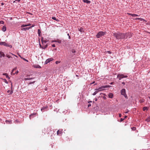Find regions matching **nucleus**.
Returning a JSON list of instances; mask_svg holds the SVG:
<instances>
[{"label": "nucleus", "instance_id": "nucleus-7", "mask_svg": "<svg viewBox=\"0 0 150 150\" xmlns=\"http://www.w3.org/2000/svg\"><path fill=\"white\" fill-rule=\"evenodd\" d=\"M110 87V86L109 85L103 86L100 87L98 89H96V90H98L100 91L101 89H103L105 88Z\"/></svg>", "mask_w": 150, "mask_h": 150}, {"label": "nucleus", "instance_id": "nucleus-45", "mask_svg": "<svg viewBox=\"0 0 150 150\" xmlns=\"http://www.w3.org/2000/svg\"><path fill=\"white\" fill-rule=\"evenodd\" d=\"M52 47H55V44H52Z\"/></svg>", "mask_w": 150, "mask_h": 150}, {"label": "nucleus", "instance_id": "nucleus-34", "mask_svg": "<svg viewBox=\"0 0 150 150\" xmlns=\"http://www.w3.org/2000/svg\"><path fill=\"white\" fill-rule=\"evenodd\" d=\"M61 42L62 41L61 40H57V42H58V43L60 44L61 43Z\"/></svg>", "mask_w": 150, "mask_h": 150}, {"label": "nucleus", "instance_id": "nucleus-27", "mask_svg": "<svg viewBox=\"0 0 150 150\" xmlns=\"http://www.w3.org/2000/svg\"><path fill=\"white\" fill-rule=\"evenodd\" d=\"M78 30L80 32H82L83 31V28H79Z\"/></svg>", "mask_w": 150, "mask_h": 150}, {"label": "nucleus", "instance_id": "nucleus-18", "mask_svg": "<svg viewBox=\"0 0 150 150\" xmlns=\"http://www.w3.org/2000/svg\"><path fill=\"white\" fill-rule=\"evenodd\" d=\"M113 95L112 93H110L109 94L108 96L110 98H112L113 97Z\"/></svg>", "mask_w": 150, "mask_h": 150}, {"label": "nucleus", "instance_id": "nucleus-48", "mask_svg": "<svg viewBox=\"0 0 150 150\" xmlns=\"http://www.w3.org/2000/svg\"><path fill=\"white\" fill-rule=\"evenodd\" d=\"M91 106V104L90 103H89V104L88 105V107H89Z\"/></svg>", "mask_w": 150, "mask_h": 150}, {"label": "nucleus", "instance_id": "nucleus-24", "mask_svg": "<svg viewBox=\"0 0 150 150\" xmlns=\"http://www.w3.org/2000/svg\"><path fill=\"white\" fill-rule=\"evenodd\" d=\"M34 78H25L24 79L25 80V81H27V80H31L33 79Z\"/></svg>", "mask_w": 150, "mask_h": 150}, {"label": "nucleus", "instance_id": "nucleus-64", "mask_svg": "<svg viewBox=\"0 0 150 150\" xmlns=\"http://www.w3.org/2000/svg\"><path fill=\"white\" fill-rule=\"evenodd\" d=\"M18 56H19L20 57H21V56L20 54H19V55H18Z\"/></svg>", "mask_w": 150, "mask_h": 150}, {"label": "nucleus", "instance_id": "nucleus-49", "mask_svg": "<svg viewBox=\"0 0 150 150\" xmlns=\"http://www.w3.org/2000/svg\"><path fill=\"white\" fill-rule=\"evenodd\" d=\"M15 1H17L18 2H19L20 1V0H15Z\"/></svg>", "mask_w": 150, "mask_h": 150}, {"label": "nucleus", "instance_id": "nucleus-23", "mask_svg": "<svg viewBox=\"0 0 150 150\" xmlns=\"http://www.w3.org/2000/svg\"><path fill=\"white\" fill-rule=\"evenodd\" d=\"M34 67L36 68H40L41 67L38 65H34Z\"/></svg>", "mask_w": 150, "mask_h": 150}, {"label": "nucleus", "instance_id": "nucleus-42", "mask_svg": "<svg viewBox=\"0 0 150 150\" xmlns=\"http://www.w3.org/2000/svg\"><path fill=\"white\" fill-rule=\"evenodd\" d=\"M11 90H13V89H12V88H13L12 83H11Z\"/></svg>", "mask_w": 150, "mask_h": 150}, {"label": "nucleus", "instance_id": "nucleus-40", "mask_svg": "<svg viewBox=\"0 0 150 150\" xmlns=\"http://www.w3.org/2000/svg\"><path fill=\"white\" fill-rule=\"evenodd\" d=\"M18 73V71L17 70L15 73H13V74H17Z\"/></svg>", "mask_w": 150, "mask_h": 150}, {"label": "nucleus", "instance_id": "nucleus-29", "mask_svg": "<svg viewBox=\"0 0 150 150\" xmlns=\"http://www.w3.org/2000/svg\"><path fill=\"white\" fill-rule=\"evenodd\" d=\"M38 34L39 36H40L41 31H40V30L39 29L38 30Z\"/></svg>", "mask_w": 150, "mask_h": 150}, {"label": "nucleus", "instance_id": "nucleus-44", "mask_svg": "<svg viewBox=\"0 0 150 150\" xmlns=\"http://www.w3.org/2000/svg\"><path fill=\"white\" fill-rule=\"evenodd\" d=\"M23 60H24L25 61L27 62H28V60L26 59H25H25H23Z\"/></svg>", "mask_w": 150, "mask_h": 150}, {"label": "nucleus", "instance_id": "nucleus-47", "mask_svg": "<svg viewBox=\"0 0 150 150\" xmlns=\"http://www.w3.org/2000/svg\"><path fill=\"white\" fill-rule=\"evenodd\" d=\"M57 40H53L52 41V42H57Z\"/></svg>", "mask_w": 150, "mask_h": 150}, {"label": "nucleus", "instance_id": "nucleus-8", "mask_svg": "<svg viewBox=\"0 0 150 150\" xmlns=\"http://www.w3.org/2000/svg\"><path fill=\"white\" fill-rule=\"evenodd\" d=\"M53 59L52 58H49L47 59L45 62V64H47V63L50 62V61L53 60Z\"/></svg>", "mask_w": 150, "mask_h": 150}, {"label": "nucleus", "instance_id": "nucleus-11", "mask_svg": "<svg viewBox=\"0 0 150 150\" xmlns=\"http://www.w3.org/2000/svg\"><path fill=\"white\" fill-rule=\"evenodd\" d=\"M31 28L32 27H30L28 28H22L21 29V30L23 31H26L29 29Z\"/></svg>", "mask_w": 150, "mask_h": 150}, {"label": "nucleus", "instance_id": "nucleus-61", "mask_svg": "<svg viewBox=\"0 0 150 150\" xmlns=\"http://www.w3.org/2000/svg\"><path fill=\"white\" fill-rule=\"evenodd\" d=\"M97 100V98H96L95 99V101H96Z\"/></svg>", "mask_w": 150, "mask_h": 150}, {"label": "nucleus", "instance_id": "nucleus-5", "mask_svg": "<svg viewBox=\"0 0 150 150\" xmlns=\"http://www.w3.org/2000/svg\"><path fill=\"white\" fill-rule=\"evenodd\" d=\"M125 39L130 38L132 36V34L131 33L128 32L124 33Z\"/></svg>", "mask_w": 150, "mask_h": 150}, {"label": "nucleus", "instance_id": "nucleus-28", "mask_svg": "<svg viewBox=\"0 0 150 150\" xmlns=\"http://www.w3.org/2000/svg\"><path fill=\"white\" fill-rule=\"evenodd\" d=\"M143 111H144L146 110H148L147 107H144L143 108Z\"/></svg>", "mask_w": 150, "mask_h": 150}, {"label": "nucleus", "instance_id": "nucleus-54", "mask_svg": "<svg viewBox=\"0 0 150 150\" xmlns=\"http://www.w3.org/2000/svg\"><path fill=\"white\" fill-rule=\"evenodd\" d=\"M5 80L6 81H5V83H8V82H7V81L6 80V79H5Z\"/></svg>", "mask_w": 150, "mask_h": 150}, {"label": "nucleus", "instance_id": "nucleus-56", "mask_svg": "<svg viewBox=\"0 0 150 150\" xmlns=\"http://www.w3.org/2000/svg\"><path fill=\"white\" fill-rule=\"evenodd\" d=\"M95 82V81H93L92 83H91V84H93Z\"/></svg>", "mask_w": 150, "mask_h": 150}, {"label": "nucleus", "instance_id": "nucleus-15", "mask_svg": "<svg viewBox=\"0 0 150 150\" xmlns=\"http://www.w3.org/2000/svg\"><path fill=\"white\" fill-rule=\"evenodd\" d=\"M83 1L84 3H86L88 4H90L91 3V1H90L88 0H83Z\"/></svg>", "mask_w": 150, "mask_h": 150}, {"label": "nucleus", "instance_id": "nucleus-33", "mask_svg": "<svg viewBox=\"0 0 150 150\" xmlns=\"http://www.w3.org/2000/svg\"><path fill=\"white\" fill-rule=\"evenodd\" d=\"M131 129L134 131H135L136 130V128L135 127H133L131 128Z\"/></svg>", "mask_w": 150, "mask_h": 150}, {"label": "nucleus", "instance_id": "nucleus-53", "mask_svg": "<svg viewBox=\"0 0 150 150\" xmlns=\"http://www.w3.org/2000/svg\"><path fill=\"white\" fill-rule=\"evenodd\" d=\"M119 116L120 117H121V115L120 114L119 115Z\"/></svg>", "mask_w": 150, "mask_h": 150}, {"label": "nucleus", "instance_id": "nucleus-3", "mask_svg": "<svg viewBox=\"0 0 150 150\" xmlns=\"http://www.w3.org/2000/svg\"><path fill=\"white\" fill-rule=\"evenodd\" d=\"M106 33L103 31H100L96 35V37L97 38H99L101 37L104 36Z\"/></svg>", "mask_w": 150, "mask_h": 150}, {"label": "nucleus", "instance_id": "nucleus-12", "mask_svg": "<svg viewBox=\"0 0 150 150\" xmlns=\"http://www.w3.org/2000/svg\"><path fill=\"white\" fill-rule=\"evenodd\" d=\"M127 14L129 15H131L133 17H135V16H139V15L136 14H133L130 13H127Z\"/></svg>", "mask_w": 150, "mask_h": 150}, {"label": "nucleus", "instance_id": "nucleus-43", "mask_svg": "<svg viewBox=\"0 0 150 150\" xmlns=\"http://www.w3.org/2000/svg\"><path fill=\"white\" fill-rule=\"evenodd\" d=\"M72 53H75L76 52V51L74 50H72Z\"/></svg>", "mask_w": 150, "mask_h": 150}, {"label": "nucleus", "instance_id": "nucleus-4", "mask_svg": "<svg viewBox=\"0 0 150 150\" xmlns=\"http://www.w3.org/2000/svg\"><path fill=\"white\" fill-rule=\"evenodd\" d=\"M127 75H124L122 74H118L117 76V78H119V80H120L124 78H127Z\"/></svg>", "mask_w": 150, "mask_h": 150}, {"label": "nucleus", "instance_id": "nucleus-6", "mask_svg": "<svg viewBox=\"0 0 150 150\" xmlns=\"http://www.w3.org/2000/svg\"><path fill=\"white\" fill-rule=\"evenodd\" d=\"M121 94L122 95H123L126 98H127V97L126 93V91L125 89L123 88L122 89L121 91Z\"/></svg>", "mask_w": 150, "mask_h": 150}, {"label": "nucleus", "instance_id": "nucleus-60", "mask_svg": "<svg viewBox=\"0 0 150 150\" xmlns=\"http://www.w3.org/2000/svg\"><path fill=\"white\" fill-rule=\"evenodd\" d=\"M67 35L68 36H69V33H68L67 34Z\"/></svg>", "mask_w": 150, "mask_h": 150}, {"label": "nucleus", "instance_id": "nucleus-57", "mask_svg": "<svg viewBox=\"0 0 150 150\" xmlns=\"http://www.w3.org/2000/svg\"><path fill=\"white\" fill-rule=\"evenodd\" d=\"M35 26V25H33L32 26H31L32 27V28L33 27H34Z\"/></svg>", "mask_w": 150, "mask_h": 150}, {"label": "nucleus", "instance_id": "nucleus-36", "mask_svg": "<svg viewBox=\"0 0 150 150\" xmlns=\"http://www.w3.org/2000/svg\"><path fill=\"white\" fill-rule=\"evenodd\" d=\"M35 82V81H34L32 82H30L28 83V85H29L31 84L32 83H34Z\"/></svg>", "mask_w": 150, "mask_h": 150}, {"label": "nucleus", "instance_id": "nucleus-51", "mask_svg": "<svg viewBox=\"0 0 150 150\" xmlns=\"http://www.w3.org/2000/svg\"><path fill=\"white\" fill-rule=\"evenodd\" d=\"M123 85H125V83L124 82H122V83Z\"/></svg>", "mask_w": 150, "mask_h": 150}, {"label": "nucleus", "instance_id": "nucleus-59", "mask_svg": "<svg viewBox=\"0 0 150 150\" xmlns=\"http://www.w3.org/2000/svg\"><path fill=\"white\" fill-rule=\"evenodd\" d=\"M91 102H92L91 101H88V103H91Z\"/></svg>", "mask_w": 150, "mask_h": 150}, {"label": "nucleus", "instance_id": "nucleus-50", "mask_svg": "<svg viewBox=\"0 0 150 150\" xmlns=\"http://www.w3.org/2000/svg\"><path fill=\"white\" fill-rule=\"evenodd\" d=\"M4 5V4L3 3H1V6H3Z\"/></svg>", "mask_w": 150, "mask_h": 150}, {"label": "nucleus", "instance_id": "nucleus-58", "mask_svg": "<svg viewBox=\"0 0 150 150\" xmlns=\"http://www.w3.org/2000/svg\"><path fill=\"white\" fill-rule=\"evenodd\" d=\"M69 39H70L71 38V37H70V36H69Z\"/></svg>", "mask_w": 150, "mask_h": 150}, {"label": "nucleus", "instance_id": "nucleus-13", "mask_svg": "<svg viewBox=\"0 0 150 150\" xmlns=\"http://www.w3.org/2000/svg\"><path fill=\"white\" fill-rule=\"evenodd\" d=\"M36 114V113H33L30 114L29 115V118L30 119H31L33 117H34V116Z\"/></svg>", "mask_w": 150, "mask_h": 150}, {"label": "nucleus", "instance_id": "nucleus-2", "mask_svg": "<svg viewBox=\"0 0 150 150\" xmlns=\"http://www.w3.org/2000/svg\"><path fill=\"white\" fill-rule=\"evenodd\" d=\"M41 41L43 45V46L42 47V48L43 49H45L47 47V42L48 41L45 39H44L43 37H42Z\"/></svg>", "mask_w": 150, "mask_h": 150}, {"label": "nucleus", "instance_id": "nucleus-21", "mask_svg": "<svg viewBox=\"0 0 150 150\" xmlns=\"http://www.w3.org/2000/svg\"><path fill=\"white\" fill-rule=\"evenodd\" d=\"M2 30L3 32H5L6 30V28L5 26H3Z\"/></svg>", "mask_w": 150, "mask_h": 150}, {"label": "nucleus", "instance_id": "nucleus-41", "mask_svg": "<svg viewBox=\"0 0 150 150\" xmlns=\"http://www.w3.org/2000/svg\"><path fill=\"white\" fill-rule=\"evenodd\" d=\"M7 47H10V48H11L12 47V46L11 45H9L8 44V46H7Z\"/></svg>", "mask_w": 150, "mask_h": 150}, {"label": "nucleus", "instance_id": "nucleus-14", "mask_svg": "<svg viewBox=\"0 0 150 150\" xmlns=\"http://www.w3.org/2000/svg\"><path fill=\"white\" fill-rule=\"evenodd\" d=\"M62 130H58L57 132V135H60L62 133Z\"/></svg>", "mask_w": 150, "mask_h": 150}, {"label": "nucleus", "instance_id": "nucleus-19", "mask_svg": "<svg viewBox=\"0 0 150 150\" xmlns=\"http://www.w3.org/2000/svg\"><path fill=\"white\" fill-rule=\"evenodd\" d=\"M30 25H31V24H26V25H21V27L23 28V27H25L28 26H29Z\"/></svg>", "mask_w": 150, "mask_h": 150}, {"label": "nucleus", "instance_id": "nucleus-38", "mask_svg": "<svg viewBox=\"0 0 150 150\" xmlns=\"http://www.w3.org/2000/svg\"><path fill=\"white\" fill-rule=\"evenodd\" d=\"M106 52L108 54H111L112 53L110 51H107Z\"/></svg>", "mask_w": 150, "mask_h": 150}, {"label": "nucleus", "instance_id": "nucleus-25", "mask_svg": "<svg viewBox=\"0 0 150 150\" xmlns=\"http://www.w3.org/2000/svg\"><path fill=\"white\" fill-rule=\"evenodd\" d=\"M146 121L147 122H149L150 121V116L148 117L146 120Z\"/></svg>", "mask_w": 150, "mask_h": 150}, {"label": "nucleus", "instance_id": "nucleus-63", "mask_svg": "<svg viewBox=\"0 0 150 150\" xmlns=\"http://www.w3.org/2000/svg\"><path fill=\"white\" fill-rule=\"evenodd\" d=\"M76 77H78V75H76Z\"/></svg>", "mask_w": 150, "mask_h": 150}, {"label": "nucleus", "instance_id": "nucleus-32", "mask_svg": "<svg viewBox=\"0 0 150 150\" xmlns=\"http://www.w3.org/2000/svg\"><path fill=\"white\" fill-rule=\"evenodd\" d=\"M98 93V91H95L93 93L92 95L93 96L96 95Z\"/></svg>", "mask_w": 150, "mask_h": 150}, {"label": "nucleus", "instance_id": "nucleus-10", "mask_svg": "<svg viewBox=\"0 0 150 150\" xmlns=\"http://www.w3.org/2000/svg\"><path fill=\"white\" fill-rule=\"evenodd\" d=\"M0 45H3L6 47L8 46V44L6 43L5 42H0Z\"/></svg>", "mask_w": 150, "mask_h": 150}, {"label": "nucleus", "instance_id": "nucleus-22", "mask_svg": "<svg viewBox=\"0 0 150 150\" xmlns=\"http://www.w3.org/2000/svg\"><path fill=\"white\" fill-rule=\"evenodd\" d=\"M13 90H11V91H10V90H8L7 91V92L8 93H10V94H11L13 93Z\"/></svg>", "mask_w": 150, "mask_h": 150}, {"label": "nucleus", "instance_id": "nucleus-16", "mask_svg": "<svg viewBox=\"0 0 150 150\" xmlns=\"http://www.w3.org/2000/svg\"><path fill=\"white\" fill-rule=\"evenodd\" d=\"M0 55L1 57H4L5 56V55L4 54V52H2L1 51H0Z\"/></svg>", "mask_w": 150, "mask_h": 150}, {"label": "nucleus", "instance_id": "nucleus-30", "mask_svg": "<svg viewBox=\"0 0 150 150\" xmlns=\"http://www.w3.org/2000/svg\"><path fill=\"white\" fill-rule=\"evenodd\" d=\"M52 19H53L54 20H55L57 21H59V20L58 19H56V17H52Z\"/></svg>", "mask_w": 150, "mask_h": 150}, {"label": "nucleus", "instance_id": "nucleus-37", "mask_svg": "<svg viewBox=\"0 0 150 150\" xmlns=\"http://www.w3.org/2000/svg\"><path fill=\"white\" fill-rule=\"evenodd\" d=\"M4 22L3 21H0V24H4Z\"/></svg>", "mask_w": 150, "mask_h": 150}, {"label": "nucleus", "instance_id": "nucleus-31", "mask_svg": "<svg viewBox=\"0 0 150 150\" xmlns=\"http://www.w3.org/2000/svg\"><path fill=\"white\" fill-rule=\"evenodd\" d=\"M135 19V20H140L141 21H142V20H143L144 19L142 18H136L135 19Z\"/></svg>", "mask_w": 150, "mask_h": 150}, {"label": "nucleus", "instance_id": "nucleus-1", "mask_svg": "<svg viewBox=\"0 0 150 150\" xmlns=\"http://www.w3.org/2000/svg\"><path fill=\"white\" fill-rule=\"evenodd\" d=\"M113 35L118 40L125 39L124 33H120L119 32L114 33L113 34Z\"/></svg>", "mask_w": 150, "mask_h": 150}, {"label": "nucleus", "instance_id": "nucleus-17", "mask_svg": "<svg viewBox=\"0 0 150 150\" xmlns=\"http://www.w3.org/2000/svg\"><path fill=\"white\" fill-rule=\"evenodd\" d=\"M5 122L6 123L8 124H11L12 123V121L11 120H6Z\"/></svg>", "mask_w": 150, "mask_h": 150}, {"label": "nucleus", "instance_id": "nucleus-20", "mask_svg": "<svg viewBox=\"0 0 150 150\" xmlns=\"http://www.w3.org/2000/svg\"><path fill=\"white\" fill-rule=\"evenodd\" d=\"M3 75L5 76H6V77L8 79H10L9 77L8 76V74L7 73H3Z\"/></svg>", "mask_w": 150, "mask_h": 150}, {"label": "nucleus", "instance_id": "nucleus-46", "mask_svg": "<svg viewBox=\"0 0 150 150\" xmlns=\"http://www.w3.org/2000/svg\"><path fill=\"white\" fill-rule=\"evenodd\" d=\"M124 120V119H123V118H121L120 119V122H122L123 121V120Z\"/></svg>", "mask_w": 150, "mask_h": 150}, {"label": "nucleus", "instance_id": "nucleus-55", "mask_svg": "<svg viewBox=\"0 0 150 150\" xmlns=\"http://www.w3.org/2000/svg\"><path fill=\"white\" fill-rule=\"evenodd\" d=\"M40 48H42V46H41V45L40 44Z\"/></svg>", "mask_w": 150, "mask_h": 150}, {"label": "nucleus", "instance_id": "nucleus-62", "mask_svg": "<svg viewBox=\"0 0 150 150\" xmlns=\"http://www.w3.org/2000/svg\"><path fill=\"white\" fill-rule=\"evenodd\" d=\"M110 84H112V82L110 83Z\"/></svg>", "mask_w": 150, "mask_h": 150}, {"label": "nucleus", "instance_id": "nucleus-26", "mask_svg": "<svg viewBox=\"0 0 150 150\" xmlns=\"http://www.w3.org/2000/svg\"><path fill=\"white\" fill-rule=\"evenodd\" d=\"M17 69V67H15V68H14V69H13L12 70V72H11V74H13V73H14L13 72H14V70H16Z\"/></svg>", "mask_w": 150, "mask_h": 150}, {"label": "nucleus", "instance_id": "nucleus-39", "mask_svg": "<svg viewBox=\"0 0 150 150\" xmlns=\"http://www.w3.org/2000/svg\"><path fill=\"white\" fill-rule=\"evenodd\" d=\"M60 62V61H56L55 62V63L56 64H57Z\"/></svg>", "mask_w": 150, "mask_h": 150}, {"label": "nucleus", "instance_id": "nucleus-9", "mask_svg": "<svg viewBox=\"0 0 150 150\" xmlns=\"http://www.w3.org/2000/svg\"><path fill=\"white\" fill-rule=\"evenodd\" d=\"M47 106L43 107L41 108V110L42 112H44L47 110Z\"/></svg>", "mask_w": 150, "mask_h": 150}, {"label": "nucleus", "instance_id": "nucleus-35", "mask_svg": "<svg viewBox=\"0 0 150 150\" xmlns=\"http://www.w3.org/2000/svg\"><path fill=\"white\" fill-rule=\"evenodd\" d=\"M6 56L8 58H12L9 54H7L6 55Z\"/></svg>", "mask_w": 150, "mask_h": 150}, {"label": "nucleus", "instance_id": "nucleus-52", "mask_svg": "<svg viewBox=\"0 0 150 150\" xmlns=\"http://www.w3.org/2000/svg\"><path fill=\"white\" fill-rule=\"evenodd\" d=\"M12 54V55H14V56H15V57H17V56L16 55H14V54Z\"/></svg>", "mask_w": 150, "mask_h": 150}]
</instances>
